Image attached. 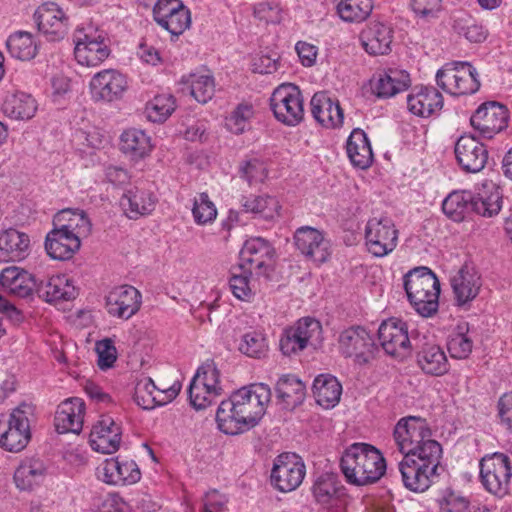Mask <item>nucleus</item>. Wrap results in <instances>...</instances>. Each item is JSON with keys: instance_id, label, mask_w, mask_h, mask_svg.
<instances>
[{"instance_id": "nucleus-63", "label": "nucleus", "mask_w": 512, "mask_h": 512, "mask_svg": "<svg viewBox=\"0 0 512 512\" xmlns=\"http://www.w3.org/2000/svg\"><path fill=\"white\" fill-rule=\"evenodd\" d=\"M412 10L423 20L437 17L441 8V0H412Z\"/></svg>"}, {"instance_id": "nucleus-47", "label": "nucleus", "mask_w": 512, "mask_h": 512, "mask_svg": "<svg viewBox=\"0 0 512 512\" xmlns=\"http://www.w3.org/2000/svg\"><path fill=\"white\" fill-rule=\"evenodd\" d=\"M457 65L454 95H468L478 91L480 81L476 69L469 62L465 61H459Z\"/></svg>"}, {"instance_id": "nucleus-28", "label": "nucleus", "mask_w": 512, "mask_h": 512, "mask_svg": "<svg viewBox=\"0 0 512 512\" xmlns=\"http://www.w3.org/2000/svg\"><path fill=\"white\" fill-rule=\"evenodd\" d=\"M408 110L422 118L438 114L443 108V96L434 87H415L407 96Z\"/></svg>"}, {"instance_id": "nucleus-21", "label": "nucleus", "mask_w": 512, "mask_h": 512, "mask_svg": "<svg viewBox=\"0 0 512 512\" xmlns=\"http://www.w3.org/2000/svg\"><path fill=\"white\" fill-rule=\"evenodd\" d=\"M393 29L386 23L372 21L359 32L361 46L369 55H387L391 52Z\"/></svg>"}, {"instance_id": "nucleus-33", "label": "nucleus", "mask_w": 512, "mask_h": 512, "mask_svg": "<svg viewBox=\"0 0 512 512\" xmlns=\"http://www.w3.org/2000/svg\"><path fill=\"white\" fill-rule=\"evenodd\" d=\"M36 292L46 302L69 301L78 295L73 281L66 275H54L37 282Z\"/></svg>"}, {"instance_id": "nucleus-22", "label": "nucleus", "mask_w": 512, "mask_h": 512, "mask_svg": "<svg viewBox=\"0 0 512 512\" xmlns=\"http://www.w3.org/2000/svg\"><path fill=\"white\" fill-rule=\"evenodd\" d=\"M297 248L315 263H324L330 256V243L318 229L301 226L294 233Z\"/></svg>"}, {"instance_id": "nucleus-15", "label": "nucleus", "mask_w": 512, "mask_h": 512, "mask_svg": "<svg viewBox=\"0 0 512 512\" xmlns=\"http://www.w3.org/2000/svg\"><path fill=\"white\" fill-rule=\"evenodd\" d=\"M508 118V110L504 105L487 102L479 106L471 116L470 122L480 137L491 139L507 127Z\"/></svg>"}, {"instance_id": "nucleus-27", "label": "nucleus", "mask_w": 512, "mask_h": 512, "mask_svg": "<svg viewBox=\"0 0 512 512\" xmlns=\"http://www.w3.org/2000/svg\"><path fill=\"white\" fill-rule=\"evenodd\" d=\"M314 119L323 127L338 128L344 121L343 110L338 100L329 96L326 91L316 92L310 101Z\"/></svg>"}, {"instance_id": "nucleus-60", "label": "nucleus", "mask_w": 512, "mask_h": 512, "mask_svg": "<svg viewBox=\"0 0 512 512\" xmlns=\"http://www.w3.org/2000/svg\"><path fill=\"white\" fill-rule=\"evenodd\" d=\"M241 177L244 178L250 185L257 182H262L267 176V170L264 164L258 159L245 161L240 166Z\"/></svg>"}, {"instance_id": "nucleus-48", "label": "nucleus", "mask_w": 512, "mask_h": 512, "mask_svg": "<svg viewBox=\"0 0 512 512\" xmlns=\"http://www.w3.org/2000/svg\"><path fill=\"white\" fill-rule=\"evenodd\" d=\"M189 88L191 95L199 103H207L214 95L215 83L210 74H191L189 76Z\"/></svg>"}, {"instance_id": "nucleus-30", "label": "nucleus", "mask_w": 512, "mask_h": 512, "mask_svg": "<svg viewBox=\"0 0 512 512\" xmlns=\"http://www.w3.org/2000/svg\"><path fill=\"white\" fill-rule=\"evenodd\" d=\"M180 391L179 385L160 390L151 378L140 379L135 386L134 399L143 409H152L156 405H164L174 399Z\"/></svg>"}, {"instance_id": "nucleus-59", "label": "nucleus", "mask_w": 512, "mask_h": 512, "mask_svg": "<svg viewBox=\"0 0 512 512\" xmlns=\"http://www.w3.org/2000/svg\"><path fill=\"white\" fill-rule=\"evenodd\" d=\"M96 352L98 354V366L102 370L111 368L117 359L116 348L109 338L96 343Z\"/></svg>"}, {"instance_id": "nucleus-46", "label": "nucleus", "mask_w": 512, "mask_h": 512, "mask_svg": "<svg viewBox=\"0 0 512 512\" xmlns=\"http://www.w3.org/2000/svg\"><path fill=\"white\" fill-rule=\"evenodd\" d=\"M110 55L107 42L100 41L90 45H79L74 48L76 61L87 67H95L101 64Z\"/></svg>"}, {"instance_id": "nucleus-9", "label": "nucleus", "mask_w": 512, "mask_h": 512, "mask_svg": "<svg viewBox=\"0 0 512 512\" xmlns=\"http://www.w3.org/2000/svg\"><path fill=\"white\" fill-rule=\"evenodd\" d=\"M240 265L258 277L269 279L275 263V250L264 238L248 239L240 251Z\"/></svg>"}, {"instance_id": "nucleus-50", "label": "nucleus", "mask_w": 512, "mask_h": 512, "mask_svg": "<svg viewBox=\"0 0 512 512\" xmlns=\"http://www.w3.org/2000/svg\"><path fill=\"white\" fill-rule=\"evenodd\" d=\"M175 107V99L172 95L155 96L146 106L147 117L152 122H164Z\"/></svg>"}, {"instance_id": "nucleus-56", "label": "nucleus", "mask_w": 512, "mask_h": 512, "mask_svg": "<svg viewBox=\"0 0 512 512\" xmlns=\"http://www.w3.org/2000/svg\"><path fill=\"white\" fill-rule=\"evenodd\" d=\"M296 332L304 340L306 346L314 344L321 339L322 326L320 322L311 317H305L297 321L293 326Z\"/></svg>"}, {"instance_id": "nucleus-25", "label": "nucleus", "mask_w": 512, "mask_h": 512, "mask_svg": "<svg viewBox=\"0 0 512 512\" xmlns=\"http://www.w3.org/2000/svg\"><path fill=\"white\" fill-rule=\"evenodd\" d=\"M85 409V403L81 398L72 397L62 401L55 413L56 431L79 434L83 428Z\"/></svg>"}, {"instance_id": "nucleus-43", "label": "nucleus", "mask_w": 512, "mask_h": 512, "mask_svg": "<svg viewBox=\"0 0 512 512\" xmlns=\"http://www.w3.org/2000/svg\"><path fill=\"white\" fill-rule=\"evenodd\" d=\"M7 48L12 57L24 61L33 59L38 51L32 34L26 31H18L10 35Z\"/></svg>"}, {"instance_id": "nucleus-11", "label": "nucleus", "mask_w": 512, "mask_h": 512, "mask_svg": "<svg viewBox=\"0 0 512 512\" xmlns=\"http://www.w3.org/2000/svg\"><path fill=\"white\" fill-rule=\"evenodd\" d=\"M306 466L295 453L278 455L273 463L270 480L272 486L283 493L296 490L304 480Z\"/></svg>"}, {"instance_id": "nucleus-2", "label": "nucleus", "mask_w": 512, "mask_h": 512, "mask_svg": "<svg viewBox=\"0 0 512 512\" xmlns=\"http://www.w3.org/2000/svg\"><path fill=\"white\" fill-rule=\"evenodd\" d=\"M409 303L423 317L435 314L439 307L440 282L428 267L411 269L403 277Z\"/></svg>"}, {"instance_id": "nucleus-26", "label": "nucleus", "mask_w": 512, "mask_h": 512, "mask_svg": "<svg viewBox=\"0 0 512 512\" xmlns=\"http://www.w3.org/2000/svg\"><path fill=\"white\" fill-rule=\"evenodd\" d=\"M411 80L407 71L399 68H387L370 80L372 93L378 98H390L408 89Z\"/></svg>"}, {"instance_id": "nucleus-62", "label": "nucleus", "mask_w": 512, "mask_h": 512, "mask_svg": "<svg viewBox=\"0 0 512 512\" xmlns=\"http://www.w3.org/2000/svg\"><path fill=\"white\" fill-rule=\"evenodd\" d=\"M306 347L304 340L299 336L294 327L287 329L280 339V349L287 356L296 354Z\"/></svg>"}, {"instance_id": "nucleus-51", "label": "nucleus", "mask_w": 512, "mask_h": 512, "mask_svg": "<svg viewBox=\"0 0 512 512\" xmlns=\"http://www.w3.org/2000/svg\"><path fill=\"white\" fill-rule=\"evenodd\" d=\"M253 116V106L249 103H240L226 119V126L232 133L242 134L249 128Z\"/></svg>"}, {"instance_id": "nucleus-10", "label": "nucleus", "mask_w": 512, "mask_h": 512, "mask_svg": "<svg viewBox=\"0 0 512 512\" xmlns=\"http://www.w3.org/2000/svg\"><path fill=\"white\" fill-rule=\"evenodd\" d=\"M385 471V459L376 447L367 443H354V485L374 483Z\"/></svg>"}, {"instance_id": "nucleus-36", "label": "nucleus", "mask_w": 512, "mask_h": 512, "mask_svg": "<svg viewBox=\"0 0 512 512\" xmlns=\"http://www.w3.org/2000/svg\"><path fill=\"white\" fill-rule=\"evenodd\" d=\"M417 363L425 374L432 376H442L450 367L444 350L436 344H425L417 354Z\"/></svg>"}, {"instance_id": "nucleus-49", "label": "nucleus", "mask_w": 512, "mask_h": 512, "mask_svg": "<svg viewBox=\"0 0 512 512\" xmlns=\"http://www.w3.org/2000/svg\"><path fill=\"white\" fill-rule=\"evenodd\" d=\"M373 152L367 134L354 128V167L367 169L373 162Z\"/></svg>"}, {"instance_id": "nucleus-44", "label": "nucleus", "mask_w": 512, "mask_h": 512, "mask_svg": "<svg viewBox=\"0 0 512 512\" xmlns=\"http://www.w3.org/2000/svg\"><path fill=\"white\" fill-rule=\"evenodd\" d=\"M279 209L278 200L271 196H257L243 203V212L255 214L258 221H275Z\"/></svg>"}, {"instance_id": "nucleus-1", "label": "nucleus", "mask_w": 512, "mask_h": 512, "mask_svg": "<svg viewBox=\"0 0 512 512\" xmlns=\"http://www.w3.org/2000/svg\"><path fill=\"white\" fill-rule=\"evenodd\" d=\"M271 390L264 383L244 386L221 401L216 422L221 432L238 435L255 427L265 414Z\"/></svg>"}, {"instance_id": "nucleus-37", "label": "nucleus", "mask_w": 512, "mask_h": 512, "mask_svg": "<svg viewBox=\"0 0 512 512\" xmlns=\"http://www.w3.org/2000/svg\"><path fill=\"white\" fill-rule=\"evenodd\" d=\"M277 398L287 409H293L302 404L306 395L304 383L294 375H283L276 383Z\"/></svg>"}, {"instance_id": "nucleus-18", "label": "nucleus", "mask_w": 512, "mask_h": 512, "mask_svg": "<svg viewBox=\"0 0 512 512\" xmlns=\"http://www.w3.org/2000/svg\"><path fill=\"white\" fill-rule=\"evenodd\" d=\"M33 19L39 32L50 42L60 41L67 35L68 17L56 3L49 2L38 7Z\"/></svg>"}, {"instance_id": "nucleus-13", "label": "nucleus", "mask_w": 512, "mask_h": 512, "mask_svg": "<svg viewBox=\"0 0 512 512\" xmlns=\"http://www.w3.org/2000/svg\"><path fill=\"white\" fill-rule=\"evenodd\" d=\"M153 17L157 24L176 37L191 25L190 10L180 0H157Z\"/></svg>"}, {"instance_id": "nucleus-20", "label": "nucleus", "mask_w": 512, "mask_h": 512, "mask_svg": "<svg viewBox=\"0 0 512 512\" xmlns=\"http://www.w3.org/2000/svg\"><path fill=\"white\" fill-rule=\"evenodd\" d=\"M454 152L459 166L468 173L480 172L488 160L483 143L472 135H462L455 143Z\"/></svg>"}, {"instance_id": "nucleus-57", "label": "nucleus", "mask_w": 512, "mask_h": 512, "mask_svg": "<svg viewBox=\"0 0 512 512\" xmlns=\"http://www.w3.org/2000/svg\"><path fill=\"white\" fill-rule=\"evenodd\" d=\"M192 212L198 224L213 221L217 216V209L206 193H200L195 198Z\"/></svg>"}, {"instance_id": "nucleus-52", "label": "nucleus", "mask_w": 512, "mask_h": 512, "mask_svg": "<svg viewBox=\"0 0 512 512\" xmlns=\"http://www.w3.org/2000/svg\"><path fill=\"white\" fill-rule=\"evenodd\" d=\"M268 345L261 332L250 331L242 336L239 351L248 357L261 358L266 355Z\"/></svg>"}, {"instance_id": "nucleus-4", "label": "nucleus", "mask_w": 512, "mask_h": 512, "mask_svg": "<svg viewBox=\"0 0 512 512\" xmlns=\"http://www.w3.org/2000/svg\"><path fill=\"white\" fill-rule=\"evenodd\" d=\"M501 209L500 197L475 198L468 190L452 191L442 203L444 214L454 222L474 221L472 215L492 217Z\"/></svg>"}, {"instance_id": "nucleus-41", "label": "nucleus", "mask_w": 512, "mask_h": 512, "mask_svg": "<svg viewBox=\"0 0 512 512\" xmlns=\"http://www.w3.org/2000/svg\"><path fill=\"white\" fill-rule=\"evenodd\" d=\"M121 151L133 160L147 156L151 149L150 137L140 129H127L121 135Z\"/></svg>"}, {"instance_id": "nucleus-24", "label": "nucleus", "mask_w": 512, "mask_h": 512, "mask_svg": "<svg viewBox=\"0 0 512 512\" xmlns=\"http://www.w3.org/2000/svg\"><path fill=\"white\" fill-rule=\"evenodd\" d=\"M122 429L110 416H102L90 433V446L103 454L115 453L121 443Z\"/></svg>"}, {"instance_id": "nucleus-6", "label": "nucleus", "mask_w": 512, "mask_h": 512, "mask_svg": "<svg viewBox=\"0 0 512 512\" xmlns=\"http://www.w3.org/2000/svg\"><path fill=\"white\" fill-rule=\"evenodd\" d=\"M33 416L34 406L24 402L14 408L7 419H0V447L14 453L22 451L31 439Z\"/></svg>"}, {"instance_id": "nucleus-29", "label": "nucleus", "mask_w": 512, "mask_h": 512, "mask_svg": "<svg viewBox=\"0 0 512 512\" xmlns=\"http://www.w3.org/2000/svg\"><path fill=\"white\" fill-rule=\"evenodd\" d=\"M315 501L321 505H340L346 503L348 490L334 473H322L311 488Z\"/></svg>"}, {"instance_id": "nucleus-19", "label": "nucleus", "mask_w": 512, "mask_h": 512, "mask_svg": "<svg viewBox=\"0 0 512 512\" xmlns=\"http://www.w3.org/2000/svg\"><path fill=\"white\" fill-rule=\"evenodd\" d=\"M89 86L94 100L112 102L122 98L128 88V81L118 70L106 69L96 73Z\"/></svg>"}, {"instance_id": "nucleus-12", "label": "nucleus", "mask_w": 512, "mask_h": 512, "mask_svg": "<svg viewBox=\"0 0 512 512\" xmlns=\"http://www.w3.org/2000/svg\"><path fill=\"white\" fill-rule=\"evenodd\" d=\"M512 472L509 457L503 453L485 456L480 461V477L485 488L492 494L508 493Z\"/></svg>"}, {"instance_id": "nucleus-53", "label": "nucleus", "mask_w": 512, "mask_h": 512, "mask_svg": "<svg viewBox=\"0 0 512 512\" xmlns=\"http://www.w3.org/2000/svg\"><path fill=\"white\" fill-rule=\"evenodd\" d=\"M252 274L239 266V273H233L229 279V286L233 295L242 301H250L254 295V285L251 283Z\"/></svg>"}, {"instance_id": "nucleus-31", "label": "nucleus", "mask_w": 512, "mask_h": 512, "mask_svg": "<svg viewBox=\"0 0 512 512\" xmlns=\"http://www.w3.org/2000/svg\"><path fill=\"white\" fill-rule=\"evenodd\" d=\"M98 477L107 484L125 485L139 481L141 473L135 462L122 463L112 458L98 468Z\"/></svg>"}, {"instance_id": "nucleus-7", "label": "nucleus", "mask_w": 512, "mask_h": 512, "mask_svg": "<svg viewBox=\"0 0 512 512\" xmlns=\"http://www.w3.org/2000/svg\"><path fill=\"white\" fill-rule=\"evenodd\" d=\"M191 405L196 410L210 406L223 393L220 371L213 361L202 364L191 380L189 389Z\"/></svg>"}, {"instance_id": "nucleus-40", "label": "nucleus", "mask_w": 512, "mask_h": 512, "mask_svg": "<svg viewBox=\"0 0 512 512\" xmlns=\"http://www.w3.org/2000/svg\"><path fill=\"white\" fill-rule=\"evenodd\" d=\"M121 205L127 217L136 220L139 216L149 214L154 209L155 198L152 193L135 188V190H129L124 194Z\"/></svg>"}, {"instance_id": "nucleus-5", "label": "nucleus", "mask_w": 512, "mask_h": 512, "mask_svg": "<svg viewBox=\"0 0 512 512\" xmlns=\"http://www.w3.org/2000/svg\"><path fill=\"white\" fill-rule=\"evenodd\" d=\"M443 450L403 457L399 462L404 486L415 493L425 492L432 484L433 477L442 458Z\"/></svg>"}, {"instance_id": "nucleus-58", "label": "nucleus", "mask_w": 512, "mask_h": 512, "mask_svg": "<svg viewBox=\"0 0 512 512\" xmlns=\"http://www.w3.org/2000/svg\"><path fill=\"white\" fill-rule=\"evenodd\" d=\"M107 42L106 34L92 24L78 27L73 36L75 46L90 45L92 43Z\"/></svg>"}, {"instance_id": "nucleus-61", "label": "nucleus", "mask_w": 512, "mask_h": 512, "mask_svg": "<svg viewBox=\"0 0 512 512\" xmlns=\"http://www.w3.org/2000/svg\"><path fill=\"white\" fill-rule=\"evenodd\" d=\"M459 61H454L445 64L441 69L437 71L436 74V82L437 85L443 89L445 92L450 93L454 95L455 91V78H456V71L458 69Z\"/></svg>"}, {"instance_id": "nucleus-16", "label": "nucleus", "mask_w": 512, "mask_h": 512, "mask_svg": "<svg viewBox=\"0 0 512 512\" xmlns=\"http://www.w3.org/2000/svg\"><path fill=\"white\" fill-rule=\"evenodd\" d=\"M378 338L385 352L391 356L403 358L411 351L407 324L401 319L384 320L378 328Z\"/></svg>"}, {"instance_id": "nucleus-54", "label": "nucleus", "mask_w": 512, "mask_h": 512, "mask_svg": "<svg viewBox=\"0 0 512 512\" xmlns=\"http://www.w3.org/2000/svg\"><path fill=\"white\" fill-rule=\"evenodd\" d=\"M374 347L373 334L364 327L354 328V361L367 362Z\"/></svg>"}, {"instance_id": "nucleus-8", "label": "nucleus", "mask_w": 512, "mask_h": 512, "mask_svg": "<svg viewBox=\"0 0 512 512\" xmlns=\"http://www.w3.org/2000/svg\"><path fill=\"white\" fill-rule=\"evenodd\" d=\"M270 106L276 119L288 126H295L303 120V97L294 84L278 86L271 95Z\"/></svg>"}, {"instance_id": "nucleus-64", "label": "nucleus", "mask_w": 512, "mask_h": 512, "mask_svg": "<svg viewBox=\"0 0 512 512\" xmlns=\"http://www.w3.org/2000/svg\"><path fill=\"white\" fill-rule=\"evenodd\" d=\"M440 508L442 512H468L469 501L464 496L449 492L444 496Z\"/></svg>"}, {"instance_id": "nucleus-3", "label": "nucleus", "mask_w": 512, "mask_h": 512, "mask_svg": "<svg viewBox=\"0 0 512 512\" xmlns=\"http://www.w3.org/2000/svg\"><path fill=\"white\" fill-rule=\"evenodd\" d=\"M392 436L403 457L429 453V450H442L441 444L432 438L428 422L421 417L408 416L399 419L393 428Z\"/></svg>"}, {"instance_id": "nucleus-17", "label": "nucleus", "mask_w": 512, "mask_h": 512, "mask_svg": "<svg viewBox=\"0 0 512 512\" xmlns=\"http://www.w3.org/2000/svg\"><path fill=\"white\" fill-rule=\"evenodd\" d=\"M141 303V293L131 285L116 286L105 297L108 314L123 320L134 316L140 310Z\"/></svg>"}, {"instance_id": "nucleus-55", "label": "nucleus", "mask_w": 512, "mask_h": 512, "mask_svg": "<svg viewBox=\"0 0 512 512\" xmlns=\"http://www.w3.org/2000/svg\"><path fill=\"white\" fill-rule=\"evenodd\" d=\"M454 29L471 43L483 42L488 34L482 25L475 23L471 19H457L454 23Z\"/></svg>"}, {"instance_id": "nucleus-23", "label": "nucleus", "mask_w": 512, "mask_h": 512, "mask_svg": "<svg viewBox=\"0 0 512 512\" xmlns=\"http://www.w3.org/2000/svg\"><path fill=\"white\" fill-rule=\"evenodd\" d=\"M79 236L68 226H54L45 239L47 254L55 260H68L80 249Z\"/></svg>"}, {"instance_id": "nucleus-39", "label": "nucleus", "mask_w": 512, "mask_h": 512, "mask_svg": "<svg viewBox=\"0 0 512 512\" xmlns=\"http://www.w3.org/2000/svg\"><path fill=\"white\" fill-rule=\"evenodd\" d=\"M37 110L35 100L24 92H14L6 95L3 104V113L11 119L28 120Z\"/></svg>"}, {"instance_id": "nucleus-38", "label": "nucleus", "mask_w": 512, "mask_h": 512, "mask_svg": "<svg viewBox=\"0 0 512 512\" xmlns=\"http://www.w3.org/2000/svg\"><path fill=\"white\" fill-rule=\"evenodd\" d=\"M313 394L316 402L324 408H332L338 404L342 394V386L336 377L321 374L313 382Z\"/></svg>"}, {"instance_id": "nucleus-45", "label": "nucleus", "mask_w": 512, "mask_h": 512, "mask_svg": "<svg viewBox=\"0 0 512 512\" xmlns=\"http://www.w3.org/2000/svg\"><path fill=\"white\" fill-rule=\"evenodd\" d=\"M45 475V467L41 461L28 460L23 462L14 473V481L21 490L31 489L40 483Z\"/></svg>"}, {"instance_id": "nucleus-14", "label": "nucleus", "mask_w": 512, "mask_h": 512, "mask_svg": "<svg viewBox=\"0 0 512 512\" xmlns=\"http://www.w3.org/2000/svg\"><path fill=\"white\" fill-rule=\"evenodd\" d=\"M482 277L476 267L465 263L450 277L455 305L462 308L470 306L480 293Z\"/></svg>"}, {"instance_id": "nucleus-35", "label": "nucleus", "mask_w": 512, "mask_h": 512, "mask_svg": "<svg viewBox=\"0 0 512 512\" xmlns=\"http://www.w3.org/2000/svg\"><path fill=\"white\" fill-rule=\"evenodd\" d=\"M30 246L29 236L14 227L0 233V262L18 261L25 257Z\"/></svg>"}, {"instance_id": "nucleus-34", "label": "nucleus", "mask_w": 512, "mask_h": 512, "mask_svg": "<svg viewBox=\"0 0 512 512\" xmlns=\"http://www.w3.org/2000/svg\"><path fill=\"white\" fill-rule=\"evenodd\" d=\"M37 280L27 271L15 266L7 267L0 273V284L10 294L26 298L37 291Z\"/></svg>"}, {"instance_id": "nucleus-32", "label": "nucleus", "mask_w": 512, "mask_h": 512, "mask_svg": "<svg viewBox=\"0 0 512 512\" xmlns=\"http://www.w3.org/2000/svg\"><path fill=\"white\" fill-rule=\"evenodd\" d=\"M365 245L375 257H384L397 246L398 231L395 226H366Z\"/></svg>"}, {"instance_id": "nucleus-42", "label": "nucleus", "mask_w": 512, "mask_h": 512, "mask_svg": "<svg viewBox=\"0 0 512 512\" xmlns=\"http://www.w3.org/2000/svg\"><path fill=\"white\" fill-rule=\"evenodd\" d=\"M447 348L452 358L466 359L473 349V338L467 322L459 323L449 335Z\"/></svg>"}]
</instances>
